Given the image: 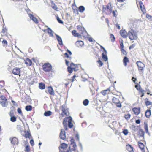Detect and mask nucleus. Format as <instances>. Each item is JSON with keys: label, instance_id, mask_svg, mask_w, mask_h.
<instances>
[{"label": "nucleus", "instance_id": "1", "mask_svg": "<svg viewBox=\"0 0 152 152\" xmlns=\"http://www.w3.org/2000/svg\"><path fill=\"white\" fill-rule=\"evenodd\" d=\"M128 36L131 40H136L137 37L136 33L133 29L129 30L128 33Z\"/></svg>", "mask_w": 152, "mask_h": 152}, {"label": "nucleus", "instance_id": "2", "mask_svg": "<svg viewBox=\"0 0 152 152\" xmlns=\"http://www.w3.org/2000/svg\"><path fill=\"white\" fill-rule=\"evenodd\" d=\"M68 119V127L70 128H71L73 126V125L72 124V118L71 117H69L67 118H65L63 120V124H64V126L65 128V129L66 130L67 129V126H66V122H67V119Z\"/></svg>", "mask_w": 152, "mask_h": 152}, {"label": "nucleus", "instance_id": "3", "mask_svg": "<svg viewBox=\"0 0 152 152\" xmlns=\"http://www.w3.org/2000/svg\"><path fill=\"white\" fill-rule=\"evenodd\" d=\"M112 11V7L111 4L109 3L107 6L103 7V12L107 15H110Z\"/></svg>", "mask_w": 152, "mask_h": 152}, {"label": "nucleus", "instance_id": "4", "mask_svg": "<svg viewBox=\"0 0 152 152\" xmlns=\"http://www.w3.org/2000/svg\"><path fill=\"white\" fill-rule=\"evenodd\" d=\"M42 67L44 71L46 72L50 71L52 68L51 64L49 63L45 64L43 65Z\"/></svg>", "mask_w": 152, "mask_h": 152}, {"label": "nucleus", "instance_id": "5", "mask_svg": "<svg viewBox=\"0 0 152 152\" xmlns=\"http://www.w3.org/2000/svg\"><path fill=\"white\" fill-rule=\"evenodd\" d=\"M61 109L62 111L61 115L63 116L65 115L66 116H68L69 115L68 109H66L65 104H64L62 106Z\"/></svg>", "mask_w": 152, "mask_h": 152}, {"label": "nucleus", "instance_id": "6", "mask_svg": "<svg viewBox=\"0 0 152 152\" xmlns=\"http://www.w3.org/2000/svg\"><path fill=\"white\" fill-rule=\"evenodd\" d=\"M136 64L139 70L142 71L145 67V64L141 61H139L137 62Z\"/></svg>", "mask_w": 152, "mask_h": 152}, {"label": "nucleus", "instance_id": "7", "mask_svg": "<svg viewBox=\"0 0 152 152\" xmlns=\"http://www.w3.org/2000/svg\"><path fill=\"white\" fill-rule=\"evenodd\" d=\"M7 99L6 98L3 96H0V103L3 107L6 106V102Z\"/></svg>", "mask_w": 152, "mask_h": 152}, {"label": "nucleus", "instance_id": "8", "mask_svg": "<svg viewBox=\"0 0 152 152\" xmlns=\"http://www.w3.org/2000/svg\"><path fill=\"white\" fill-rule=\"evenodd\" d=\"M71 140L72 142L69 148H71L72 150L74 152H75V151L76 149L77 145L75 143L73 142L74 140L72 139Z\"/></svg>", "mask_w": 152, "mask_h": 152}, {"label": "nucleus", "instance_id": "9", "mask_svg": "<svg viewBox=\"0 0 152 152\" xmlns=\"http://www.w3.org/2000/svg\"><path fill=\"white\" fill-rule=\"evenodd\" d=\"M120 34L121 36L124 38H126L128 36V33L125 30H121Z\"/></svg>", "mask_w": 152, "mask_h": 152}, {"label": "nucleus", "instance_id": "10", "mask_svg": "<svg viewBox=\"0 0 152 152\" xmlns=\"http://www.w3.org/2000/svg\"><path fill=\"white\" fill-rule=\"evenodd\" d=\"M10 140L11 141V143L14 145H17L18 143V139L15 137H13L12 138H10Z\"/></svg>", "mask_w": 152, "mask_h": 152}, {"label": "nucleus", "instance_id": "11", "mask_svg": "<svg viewBox=\"0 0 152 152\" xmlns=\"http://www.w3.org/2000/svg\"><path fill=\"white\" fill-rule=\"evenodd\" d=\"M138 135L140 138H141V140H143L144 139V132L142 129H140L138 132Z\"/></svg>", "mask_w": 152, "mask_h": 152}, {"label": "nucleus", "instance_id": "12", "mask_svg": "<svg viewBox=\"0 0 152 152\" xmlns=\"http://www.w3.org/2000/svg\"><path fill=\"white\" fill-rule=\"evenodd\" d=\"M60 137L62 139L64 140L66 137L65 132L64 129H61L60 133Z\"/></svg>", "mask_w": 152, "mask_h": 152}, {"label": "nucleus", "instance_id": "13", "mask_svg": "<svg viewBox=\"0 0 152 152\" xmlns=\"http://www.w3.org/2000/svg\"><path fill=\"white\" fill-rule=\"evenodd\" d=\"M55 35L56 37V39L58 42L59 45H63V43L61 37L56 34H55Z\"/></svg>", "mask_w": 152, "mask_h": 152}, {"label": "nucleus", "instance_id": "14", "mask_svg": "<svg viewBox=\"0 0 152 152\" xmlns=\"http://www.w3.org/2000/svg\"><path fill=\"white\" fill-rule=\"evenodd\" d=\"M132 111L136 115H138L140 112V108L135 107L132 109Z\"/></svg>", "mask_w": 152, "mask_h": 152}, {"label": "nucleus", "instance_id": "15", "mask_svg": "<svg viewBox=\"0 0 152 152\" xmlns=\"http://www.w3.org/2000/svg\"><path fill=\"white\" fill-rule=\"evenodd\" d=\"M13 73L16 75H18L20 72V69L19 68H15L12 70Z\"/></svg>", "mask_w": 152, "mask_h": 152}, {"label": "nucleus", "instance_id": "16", "mask_svg": "<svg viewBox=\"0 0 152 152\" xmlns=\"http://www.w3.org/2000/svg\"><path fill=\"white\" fill-rule=\"evenodd\" d=\"M2 83L4 84V82H0V93L1 94L7 91L6 90L4 89L3 86L1 85Z\"/></svg>", "mask_w": 152, "mask_h": 152}, {"label": "nucleus", "instance_id": "17", "mask_svg": "<svg viewBox=\"0 0 152 152\" xmlns=\"http://www.w3.org/2000/svg\"><path fill=\"white\" fill-rule=\"evenodd\" d=\"M46 29L48 33L49 34V36L52 37H53V31L49 27H47Z\"/></svg>", "mask_w": 152, "mask_h": 152}, {"label": "nucleus", "instance_id": "18", "mask_svg": "<svg viewBox=\"0 0 152 152\" xmlns=\"http://www.w3.org/2000/svg\"><path fill=\"white\" fill-rule=\"evenodd\" d=\"M48 92L51 95H54L55 93L54 90L51 87H48Z\"/></svg>", "mask_w": 152, "mask_h": 152}, {"label": "nucleus", "instance_id": "19", "mask_svg": "<svg viewBox=\"0 0 152 152\" xmlns=\"http://www.w3.org/2000/svg\"><path fill=\"white\" fill-rule=\"evenodd\" d=\"M110 91V89H107L102 91L101 92V93L103 95V96H105L107 94H109V93Z\"/></svg>", "mask_w": 152, "mask_h": 152}, {"label": "nucleus", "instance_id": "20", "mask_svg": "<svg viewBox=\"0 0 152 152\" xmlns=\"http://www.w3.org/2000/svg\"><path fill=\"white\" fill-rule=\"evenodd\" d=\"M76 45L78 47L79 46L82 47L84 43L82 41H78L76 42Z\"/></svg>", "mask_w": 152, "mask_h": 152}, {"label": "nucleus", "instance_id": "21", "mask_svg": "<svg viewBox=\"0 0 152 152\" xmlns=\"http://www.w3.org/2000/svg\"><path fill=\"white\" fill-rule=\"evenodd\" d=\"M25 63L27 66H30L32 64V62L30 59L27 58L25 61Z\"/></svg>", "mask_w": 152, "mask_h": 152}, {"label": "nucleus", "instance_id": "22", "mask_svg": "<svg viewBox=\"0 0 152 152\" xmlns=\"http://www.w3.org/2000/svg\"><path fill=\"white\" fill-rule=\"evenodd\" d=\"M126 149L129 152H131L133 151V148L129 144L126 146Z\"/></svg>", "mask_w": 152, "mask_h": 152}, {"label": "nucleus", "instance_id": "23", "mask_svg": "<svg viewBox=\"0 0 152 152\" xmlns=\"http://www.w3.org/2000/svg\"><path fill=\"white\" fill-rule=\"evenodd\" d=\"M129 60L128 58L126 57H125L123 60L124 65L126 66L127 65V63L128 62Z\"/></svg>", "mask_w": 152, "mask_h": 152}, {"label": "nucleus", "instance_id": "24", "mask_svg": "<svg viewBox=\"0 0 152 152\" xmlns=\"http://www.w3.org/2000/svg\"><path fill=\"white\" fill-rule=\"evenodd\" d=\"M139 5L140 6V9L141 10L144 12L145 11V9L144 8V6L142 3L140 1L139 2Z\"/></svg>", "mask_w": 152, "mask_h": 152}, {"label": "nucleus", "instance_id": "25", "mask_svg": "<svg viewBox=\"0 0 152 152\" xmlns=\"http://www.w3.org/2000/svg\"><path fill=\"white\" fill-rule=\"evenodd\" d=\"M151 115V111L149 110H147L145 113V116L147 118H149Z\"/></svg>", "mask_w": 152, "mask_h": 152}, {"label": "nucleus", "instance_id": "26", "mask_svg": "<svg viewBox=\"0 0 152 152\" xmlns=\"http://www.w3.org/2000/svg\"><path fill=\"white\" fill-rule=\"evenodd\" d=\"M52 113L51 111H48L45 112L44 113V115L45 116H49L52 115Z\"/></svg>", "mask_w": 152, "mask_h": 152}, {"label": "nucleus", "instance_id": "27", "mask_svg": "<svg viewBox=\"0 0 152 152\" xmlns=\"http://www.w3.org/2000/svg\"><path fill=\"white\" fill-rule=\"evenodd\" d=\"M78 10H79V11L80 12L82 13L85 10V8L84 6H80L79 7Z\"/></svg>", "mask_w": 152, "mask_h": 152}, {"label": "nucleus", "instance_id": "28", "mask_svg": "<svg viewBox=\"0 0 152 152\" xmlns=\"http://www.w3.org/2000/svg\"><path fill=\"white\" fill-rule=\"evenodd\" d=\"M72 34L75 37H79L80 36V35L78 33H77L75 30L72 31Z\"/></svg>", "mask_w": 152, "mask_h": 152}, {"label": "nucleus", "instance_id": "29", "mask_svg": "<svg viewBox=\"0 0 152 152\" xmlns=\"http://www.w3.org/2000/svg\"><path fill=\"white\" fill-rule=\"evenodd\" d=\"M138 145L139 147L141 150H142L143 149H144V145L142 143L140 142H139Z\"/></svg>", "mask_w": 152, "mask_h": 152}, {"label": "nucleus", "instance_id": "30", "mask_svg": "<svg viewBox=\"0 0 152 152\" xmlns=\"http://www.w3.org/2000/svg\"><path fill=\"white\" fill-rule=\"evenodd\" d=\"M102 59L105 61H106L108 60V58L107 56L105 55L104 53H102Z\"/></svg>", "mask_w": 152, "mask_h": 152}, {"label": "nucleus", "instance_id": "31", "mask_svg": "<svg viewBox=\"0 0 152 152\" xmlns=\"http://www.w3.org/2000/svg\"><path fill=\"white\" fill-rule=\"evenodd\" d=\"M32 107L31 105L27 106L25 107V109L27 111H30L32 110Z\"/></svg>", "mask_w": 152, "mask_h": 152}, {"label": "nucleus", "instance_id": "32", "mask_svg": "<svg viewBox=\"0 0 152 152\" xmlns=\"http://www.w3.org/2000/svg\"><path fill=\"white\" fill-rule=\"evenodd\" d=\"M39 88L40 89H43L45 88V85L42 83H40L39 84Z\"/></svg>", "mask_w": 152, "mask_h": 152}, {"label": "nucleus", "instance_id": "33", "mask_svg": "<svg viewBox=\"0 0 152 152\" xmlns=\"http://www.w3.org/2000/svg\"><path fill=\"white\" fill-rule=\"evenodd\" d=\"M113 102L115 103L116 104V103H117L118 102H119V99L116 98L115 97H113L112 99Z\"/></svg>", "mask_w": 152, "mask_h": 152}, {"label": "nucleus", "instance_id": "34", "mask_svg": "<svg viewBox=\"0 0 152 152\" xmlns=\"http://www.w3.org/2000/svg\"><path fill=\"white\" fill-rule=\"evenodd\" d=\"M89 102V100L87 99H86L83 101V103L85 106H86L88 105Z\"/></svg>", "mask_w": 152, "mask_h": 152}, {"label": "nucleus", "instance_id": "35", "mask_svg": "<svg viewBox=\"0 0 152 152\" xmlns=\"http://www.w3.org/2000/svg\"><path fill=\"white\" fill-rule=\"evenodd\" d=\"M145 102L146 105L147 106L152 105V102H150L149 101H145Z\"/></svg>", "mask_w": 152, "mask_h": 152}, {"label": "nucleus", "instance_id": "36", "mask_svg": "<svg viewBox=\"0 0 152 152\" xmlns=\"http://www.w3.org/2000/svg\"><path fill=\"white\" fill-rule=\"evenodd\" d=\"M61 148L63 149L66 148L67 147V145L66 144L64 143H62L61 145Z\"/></svg>", "mask_w": 152, "mask_h": 152}, {"label": "nucleus", "instance_id": "37", "mask_svg": "<svg viewBox=\"0 0 152 152\" xmlns=\"http://www.w3.org/2000/svg\"><path fill=\"white\" fill-rule=\"evenodd\" d=\"M144 129L145 130V131H146V133H148L149 134V133L148 132V125L147 124H145L144 125Z\"/></svg>", "mask_w": 152, "mask_h": 152}, {"label": "nucleus", "instance_id": "38", "mask_svg": "<svg viewBox=\"0 0 152 152\" xmlns=\"http://www.w3.org/2000/svg\"><path fill=\"white\" fill-rule=\"evenodd\" d=\"M68 58H69V59L68 60H67L66 59L65 60L66 64L67 66H68V64L70 62L71 59V58L70 56H69V57Z\"/></svg>", "mask_w": 152, "mask_h": 152}, {"label": "nucleus", "instance_id": "39", "mask_svg": "<svg viewBox=\"0 0 152 152\" xmlns=\"http://www.w3.org/2000/svg\"><path fill=\"white\" fill-rule=\"evenodd\" d=\"M31 136V134L28 131L25 134V137L26 138H30V137Z\"/></svg>", "mask_w": 152, "mask_h": 152}, {"label": "nucleus", "instance_id": "40", "mask_svg": "<svg viewBox=\"0 0 152 152\" xmlns=\"http://www.w3.org/2000/svg\"><path fill=\"white\" fill-rule=\"evenodd\" d=\"M135 87L137 90H139L140 92L142 88L140 85H136L135 86Z\"/></svg>", "mask_w": 152, "mask_h": 152}, {"label": "nucleus", "instance_id": "41", "mask_svg": "<svg viewBox=\"0 0 152 152\" xmlns=\"http://www.w3.org/2000/svg\"><path fill=\"white\" fill-rule=\"evenodd\" d=\"M122 133L125 135H126L128 134V130L127 129H124L122 132Z\"/></svg>", "mask_w": 152, "mask_h": 152}, {"label": "nucleus", "instance_id": "42", "mask_svg": "<svg viewBox=\"0 0 152 152\" xmlns=\"http://www.w3.org/2000/svg\"><path fill=\"white\" fill-rule=\"evenodd\" d=\"M27 13L29 15V17L30 19L31 20H32L33 18L34 17V16L32 15L30 13H29L28 11H27Z\"/></svg>", "mask_w": 152, "mask_h": 152}, {"label": "nucleus", "instance_id": "43", "mask_svg": "<svg viewBox=\"0 0 152 152\" xmlns=\"http://www.w3.org/2000/svg\"><path fill=\"white\" fill-rule=\"evenodd\" d=\"M110 38L112 42H113L115 41V38L113 35L112 34H110Z\"/></svg>", "mask_w": 152, "mask_h": 152}, {"label": "nucleus", "instance_id": "44", "mask_svg": "<svg viewBox=\"0 0 152 152\" xmlns=\"http://www.w3.org/2000/svg\"><path fill=\"white\" fill-rule=\"evenodd\" d=\"M16 118L15 116L11 117L10 118V120L12 122H15L16 121Z\"/></svg>", "mask_w": 152, "mask_h": 152}, {"label": "nucleus", "instance_id": "45", "mask_svg": "<svg viewBox=\"0 0 152 152\" xmlns=\"http://www.w3.org/2000/svg\"><path fill=\"white\" fill-rule=\"evenodd\" d=\"M131 116V115L130 114H128L127 115H125L124 117L126 119L128 120L129 119Z\"/></svg>", "mask_w": 152, "mask_h": 152}, {"label": "nucleus", "instance_id": "46", "mask_svg": "<svg viewBox=\"0 0 152 152\" xmlns=\"http://www.w3.org/2000/svg\"><path fill=\"white\" fill-rule=\"evenodd\" d=\"M57 19L58 21L60 23L63 24V21L61 20L58 17H57Z\"/></svg>", "mask_w": 152, "mask_h": 152}, {"label": "nucleus", "instance_id": "47", "mask_svg": "<svg viewBox=\"0 0 152 152\" xmlns=\"http://www.w3.org/2000/svg\"><path fill=\"white\" fill-rule=\"evenodd\" d=\"M32 21L35 22L36 23H38V20L37 19V18L34 17L33 18V19L32 20Z\"/></svg>", "mask_w": 152, "mask_h": 152}, {"label": "nucleus", "instance_id": "48", "mask_svg": "<svg viewBox=\"0 0 152 152\" xmlns=\"http://www.w3.org/2000/svg\"><path fill=\"white\" fill-rule=\"evenodd\" d=\"M121 51L123 54L125 55H126V51L124 49V48H121Z\"/></svg>", "mask_w": 152, "mask_h": 152}, {"label": "nucleus", "instance_id": "49", "mask_svg": "<svg viewBox=\"0 0 152 152\" xmlns=\"http://www.w3.org/2000/svg\"><path fill=\"white\" fill-rule=\"evenodd\" d=\"M97 61L98 64L99 65V66L101 67L103 65V63L100 60H99L98 61Z\"/></svg>", "mask_w": 152, "mask_h": 152}, {"label": "nucleus", "instance_id": "50", "mask_svg": "<svg viewBox=\"0 0 152 152\" xmlns=\"http://www.w3.org/2000/svg\"><path fill=\"white\" fill-rule=\"evenodd\" d=\"M68 72L70 73H72V72L73 70L72 68H71L70 67H68Z\"/></svg>", "mask_w": 152, "mask_h": 152}, {"label": "nucleus", "instance_id": "51", "mask_svg": "<svg viewBox=\"0 0 152 152\" xmlns=\"http://www.w3.org/2000/svg\"><path fill=\"white\" fill-rule=\"evenodd\" d=\"M146 17L148 19L152 20V16L148 14H147L146 15Z\"/></svg>", "mask_w": 152, "mask_h": 152}, {"label": "nucleus", "instance_id": "52", "mask_svg": "<svg viewBox=\"0 0 152 152\" xmlns=\"http://www.w3.org/2000/svg\"><path fill=\"white\" fill-rule=\"evenodd\" d=\"M26 151L27 152H29L30 151V148L28 145H27L26 146L25 148Z\"/></svg>", "mask_w": 152, "mask_h": 152}, {"label": "nucleus", "instance_id": "53", "mask_svg": "<svg viewBox=\"0 0 152 152\" xmlns=\"http://www.w3.org/2000/svg\"><path fill=\"white\" fill-rule=\"evenodd\" d=\"M117 11L116 10L113 11V15L115 17H116L117 15Z\"/></svg>", "mask_w": 152, "mask_h": 152}, {"label": "nucleus", "instance_id": "54", "mask_svg": "<svg viewBox=\"0 0 152 152\" xmlns=\"http://www.w3.org/2000/svg\"><path fill=\"white\" fill-rule=\"evenodd\" d=\"M7 30L5 27L3 26V29L2 31V32L4 34L6 32Z\"/></svg>", "mask_w": 152, "mask_h": 152}, {"label": "nucleus", "instance_id": "55", "mask_svg": "<svg viewBox=\"0 0 152 152\" xmlns=\"http://www.w3.org/2000/svg\"><path fill=\"white\" fill-rule=\"evenodd\" d=\"M116 106L117 107H121V105L120 103V102H118L117 103H116Z\"/></svg>", "mask_w": 152, "mask_h": 152}, {"label": "nucleus", "instance_id": "56", "mask_svg": "<svg viewBox=\"0 0 152 152\" xmlns=\"http://www.w3.org/2000/svg\"><path fill=\"white\" fill-rule=\"evenodd\" d=\"M18 112L20 114H21L22 113L21 109L20 108H18L17 109Z\"/></svg>", "mask_w": 152, "mask_h": 152}, {"label": "nucleus", "instance_id": "57", "mask_svg": "<svg viewBox=\"0 0 152 152\" xmlns=\"http://www.w3.org/2000/svg\"><path fill=\"white\" fill-rule=\"evenodd\" d=\"M76 138V139L78 141L79 140V135L78 134H76L75 135Z\"/></svg>", "mask_w": 152, "mask_h": 152}, {"label": "nucleus", "instance_id": "58", "mask_svg": "<svg viewBox=\"0 0 152 152\" xmlns=\"http://www.w3.org/2000/svg\"><path fill=\"white\" fill-rule=\"evenodd\" d=\"M30 143L32 146L34 145V141L33 140H31L30 141Z\"/></svg>", "mask_w": 152, "mask_h": 152}, {"label": "nucleus", "instance_id": "59", "mask_svg": "<svg viewBox=\"0 0 152 152\" xmlns=\"http://www.w3.org/2000/svg\"><path fill=\"white\" fill-rule=\"evenodd\" d=\"M11 101L12 102V103H13V104L14 105H15V106H17V104L16 103V102H15V101H14L13 100H12Z\"/></svg>", "mask_w": 152, "mask_h": 152}, {"label": "nucleus", "instance_id": "60", "mask_svg": "<svg viewBox=\"0 0 152 152\" xmlns=\"http://www.w3.org/2000/svg\"><path fill=\"white\" fill-rule=\"evenodd\" d=\"M120 46L121 47V48H123L124 47L123 45V43L122 42L120 43Z\"/></svg>", "mask_w": 152, "mask_h": 152}, {"label": "nucleus", "instance_id": "61", "mask_svg": "<svg viewBox=\"0 0 152 152\" xmlns=\"http://www.w3.org/2000/svg\"><path fill=\"white\" fill-rule=\"evenodd\" d=\"M140 121L139 119H137L136 120L135 122L137 124H139L140 123Z\"/></svg>", "mask_w": 152, "mask_h": 152}, {"label": "nucleus", "instance_id": "62", "mask_svg": "<svg viewBox=\"0 0 152 152\" xmlns=\"http://www.w3.org/2000/svg\"><path fill=\"white\" fill-rule=\"evenodd\" d=\"M75 77H76V76L75 75H74L72 77V79H71L72 80V82H73V81H74V79L75 78Z\"/></svg>", "mask_w": 152, "mask_h": 152}, {"label": "nucleus", "instance_id": "63", "mask_svg": "<svg viewBox=\"0 0 152 152\" xmlns=\"http://www.w3.org/2000/svg\"><path fill=\"white\" fill-rule=\"evenodd\" d=\"M2 43L4 44H7V42L5 40H3L2 41Z\"/></svg>", "mask_w": 152, "mask_h": 152}, {"label": "nucleus", "instance_id": "64", "mask_svg": "<svg viewBox=\"0 0 152 152\" xmlns=\"http://www.w3.org/2000/svg\"><path fill=\"white\" fill-rule=\"evenodd\" d=\"M64 55L66 56V57L67 58H69V55H68V53H65V54H64Z\"/></svg>", "mask_w": 152, "mask_h": 152}]
</instances>
